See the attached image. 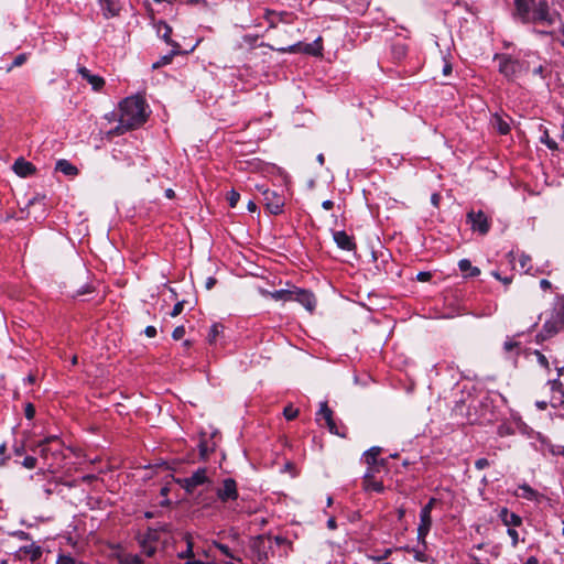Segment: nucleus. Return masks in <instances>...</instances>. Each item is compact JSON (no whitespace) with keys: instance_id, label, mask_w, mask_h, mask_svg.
Listing matches in <instances>:
<instances>
[{"instance_id":"obj_1","label":"nucleus","mask_w":564,"mask_h":564,"mask_svg":"<svg viewBox=\"0 0 564 564\" xmlns=\"http://www.w3.org/2000/svg\"><path fill=\"white\" fill-rule=\"evenodd\" d=\"M148 118L147 105L142 97L131 96L119 104L118 126L109 131L110 134L121 135L127 131L141 127Z\"/></svg>"},{"instance_id":"obj_2","label":"nucleus","mask_w":564,"mask_h":564,"mask_svg":"<svg viewBox=\"0 0 564 564\" xmlns=\"http://www.w3.org/2000/svg\"><path fill=\"white\" fill-rule=\"evenodd\" d=\"M516 17L522 23L542 24L552 26L560 15L552 11L547 0H513Z\"/></svg>"},{"instance_id":"obj_3","label":"nucleus","mask_w":564,"mask_h":564,"mask_svg":"<svg viewBox=\"0 0 564 564\" xmlns=\"http://www.w3.org/2000/svg\"><path fill=\"white\" fill-rule=\"evenodd\" d=\"M39 455L44 460L47 470L54 473L65 458L63 444L56 435L45 437L36 444Z\"/></svg>"},{"instance_id":"obj_4","label":"nucleus","mask_w":564,"mask_h":564,"mask_svg":"<svg viewBox=\"0 0 564 564\" xmlns=\"http://www.w3.org/2000/svg\"><path fill=\"white\" fill-rule=\"evenodd\" d=\"M494 61L498 62V72L509 82H513L520 74L528 72L529 61L518 59L510 54L496 53Z\"/></svg>"},{"instance_id":"obj_5","label":"nucleus","mask_w":564,"mask_h":564,"mask_svg":"<svg viewBox=\"0 0 564 564\" xmlns=\"http://www.w3.org/2000/svg\"><path fill=\"white\" fill-rule=\"evenodd\" d=\"M466 223L470 226L473 232L486 236L491 228V218L482 210L470 209L466 214Z\"/></svg>"},{"instance_id":"obj_6","label":"nucleus","mask_w":564,"mask_h":564,"mask_svg":"<svg viewBox=\"0 0 564 564\" xmlns=\"http://www.w3.org/2000/svg\"><path fill=\"white\" fill-rule=\"evenodd\" d=\"M258 189L262 193L264 205L270 214L280 215L283 213L285 198L282 194L276 191L263 188V186H258Z\"/></svg>"},{"instance_id":"obj_7","label":"nucleus","mask_w":564,"mask_h":564,"mask_svg":"<svg viewBox=\"0 0 564 564\" xmlns=\"http://www.w3.org/2000/svg\"><path fill=\"white\" fill-rule=\"evenodd\" d=\"M288 302H297L303 305L310 313L314 312L316 307V297L314 293L306 289H301L295 285L290 286V295Z\"/></svg>"},{"instance_id":"obj_8","label":"nucleus","mask_w":564,"mask_h":564,"mask_svg":"<svg viewBox=\"0 0 564 564\" xmlns=\"http://www.w3.org/2000/svg\"><path fill=\"white\" fill-rule=\"evenodd\" d=\"M436 498H431L429 502L421 509L420 512V524L417 528V539L425 542V538L429 534L432 527L431 512L436 503Z\"/></svg>"},{"instance_id":"obj_9","label":"nucleus","mask_w":564,"mask_h":564,"mask_svg":"<svg viewBox=\"0 0 564 564\" xmlns=\"http://www.w3.org/2000/svg\"><path fill=\"white\" fill-rule=\"evenodd\" d=\"M296 14L289 11H275L265 9L263 19L268 22L269 29L278 28L279 23L292 24L296 20Z\"/></svg>"},{"instance_id":"obj_10","label":"nucleus","mask_w":564,"mask_h":564,"mask_svg":"<svg viewBox=\"0 0 564 564\" xmlns=\"http://www.w3.org/2000/svg\"><path fill=\"white\" fill-rule=\"evenodd\" d=\"M216 495L219 501L223 503L236 501L239 497L236 480L234 478L224 479L221 487L217 489Z\"/></svg>"},{"instance_id":"obj_11","label":"nucleus","mask_w":564,"mask_h":564,"mask_svg":"<svg viewBox=\"0 0 564 564\" xmlns=\"http://www.w3.org/2000/svg\"><path fill=\"white\" fill-rule=\"evenodd\" d=\"M564 324L558 322L557 319L550 316L549 319L545 321L541 330L535 336V341L541 344L550 338L554 337L560 330L563 328Z\"/></svg>"},{"instance_id":"obj_12","label":"nucleus","mask_w":564,"mask_h":564,"mask_svg":"<svg viewBox=\"0 0 564 564\" xmlns=\"http://www.w3.org/2000/svg\"><path fill=\"white\" fill-rule=\"evenodd\" d=\"M278 51L281 53H296L301 51V43L291 45L286 48H278ZM302 52L313 56H321L323 52L322 37L319 36L312 43L305 44V46L302 48Z\"/></svg>"},{"instance_id":"obj_13","label":"nucleus","mask_w":564,"mask_h":564,"mask_svg":"<svg viewBox=\"0 0 564 564\" xmlns=\"http://www.w3.org/2000/svg\"><path fill=\"white\" fill-rule=\"evenodd\" d=\"M206 473L207 469L205 467H200L189 477L182 479L180 482L186 491L192 492L195 488L208 481Z\"/></svg>"},{"instance_id":"obj_14","label":"nucleus","mask_w":564,"mask_h":564,"mask_svg":"<svg viewBox=\"0 0 564 564\" xmlns=\"http://www.w3.org/2000/svg\"><path fill=\"white\" fill-rule=\"evenodd\" d=\"M158 534L153 530H149L140 540L141 553L147 557H152L156 553Z\"/></svg>"},{"instance_id":"obj_15","label":"nucleus","mask_w":564,"mask_h":564,"mask_svg":"<svg viewBox=\"0 0 564 564\" xmlns=\"http://www.w3.org/2000/svg\"><path fill=\"white\" fill-rule=\"evenodd\" d=\"M379 469H367L364 479H362V488L366 491H376L378 494L384 490V486L382 481L377 480L375 477V473Z\"/></svg>"},{"instance_id":"obj_16","label":"nucleus","mask_w":564,"mask_h":564,"mask_svg":"<svg viewBox=\"0 0 564 564\" xmlns=\"http://www.w3.org/2000/svg\"><path fill=\"white\" fill-rule=\"evenodd\" d=\"M333 239L341 250L352 251L356 249L354 237L349 236L345 230L333 231Z\"/></svg>"},{"instance_id":"obj_17","label":"nucleus","mask_w":564,"mask_h":564,"mask_svg":"<svg viewBox=\"0 0 564 564\" xmlns=\"http://www.w3.org/2000/svg\"><path fill=\"white\" fill-rule=\"evenodd\" d=\"M77 72L83 79H85L88 84L91 85V88L95 91H100L105 86V79L99 75L91 74L90 70L85 66H79L77 68Z\"/></svg>"},{"instance_id":"obj_18","label":"nucleus","mask_w":564,"mask_h":564,"mask_svg":"<svg viewBox=\"0 0 564 564\" xmlns=\"http://www.w3.org/2000/svg\"><path fill=\"white\" fill-rule=\"evenodd\" d=\"M381 452V447L373 446L364 453L362 457L365 463L368 465L367 469H379V467L383 465V459L380 462L378 459Z\"/></svg>"},{"instance_id":"obj_19","label":"nucleus","mask_w":564,"mask_h":564,"mask_svg":"<svg viewBox=\"0 0 564 564\" xmlns=\"http://www.w3.org/2000/svg\"><path fill=\"white\" fill-rule=\"evenodd\" d=\"M98 4L105 19L119 15L121 10L119 0H98Z\"/></svg>"},{"instance_id":"obj_20","label":"nucleus","mask_w":564,"mask_h":564,"mask_svg":"<svg viewBox=\"0 0 564 564\" xmlns=\"http://www.w3.org/2000/svg\"><path fill=\"white\" fill-rule=\"evenodd\" d=\"M498 517L501 520V522L508 528H516L522 525V518L519 514L509 511L507 507H503L499 510Z\"/></svg>"},{"instance_id":"obj_21","label":"nucleus","mask_w":564,"mask_h":564,"mask_svg":"<svg viewBox=\"0 0 564 564\" xmlns=\"http://www.w3.org/2000/svg\"><path fill=\"white\" fill-rule=\"evenodd\" d=\"M13 171L21 177H28L34 174L36 169L31 162L24 160L23 158H19L13 163Z\"/></svg>"},{"instance_id":"obj_22","label":"nucleus","mask_w":564,"mask_h":564,"mask_svg":"<svg viewBox=\"0 0 564 564\" xmlns=\"http://www.w3.org/2000/svg\"><path fill=\"white\" fill-rule=\"evenodd\" d=\"M156 32L158 35L166 42V44L171 45L172 48H180V44L174 42L171 39L172 35V28L164 21H159L156 23Z\"/></svg>"},{"instance_id":"obj_23","label":"nucleus","mask_w":564,"mask_h":564,"mask_svg":"<svg viewBox=\"0 0 564 564\" xmlns=\"http://www.w3.org/2000/svg\"><path fill=\"white\" fill-rule=\"evenodd\" d=\"M215 448L216 443L212 440V437L207 440L206 434L204 433L198 443L199 459L207 460Z\"/></svg>"},{"instance_id":"obj_24","label":"nucleus","mask_w":564,"mask_h":564,"mask_svg":"<svg viewBox=\"0 0 564 564\" xmlns=\"http://www.w3.org/2000/svg\"><path fill=\"white\" fill-rule=\"evenodd\" d=\"M518 491H520V492H516V495L518 497H521V498H523L525 500H530V501H540V499L543 497L539 491L533 489L528 484L519 485Z\"/></svg>"},{"instance_id":"obj_25","label":"nucleus","mask_w":564,"mask_h":564,"mask_svg":"<svg viewBox=\"0 0 564 564\" xmlns=\"http://www.w3.org/2000/svg\"><path fill=\"white\" fill-rule=\"evenodd\" d=\"M551 317L564 324V295H557L555 297Z\"/></svg>"},{"instance_id":"obj_26","label":"nucleus","mask_w":564,"mask_h":564,"mask_svg":"<svg viewBox=\"0 0 564 564\" xmlns=\"http://www.w3.org/2000/svg\"><path fill=\"white\" fill-rule=\"evenodd\" d=\"M55 170L67 176H75L78 174V169L67 160H58Z\"/></svg>"},{"instance_id":"obj_27","label":"nucleus","mask_w":564,"mask_h":564,"mask_svg":"<svg viewBox=\"0 0 564 564\" xmlns=\"http://www.w3.org/2000/svg\"><path fill=\"white\" fill-rule=\"evenodd\" d=\"M458 268L467 278H475L480 274L479 268L471 265V262L468 259L459 260Z\"/></svg>"},{"instance_id":"obj_28","label":"nucleus","mask_w":564,"mask_h":564,"mask_svg":"<svg viewBox=\"0 0 564 564\" xmlns=\"http://www.w3.org/2000/svg\"><path fill=\"white\" fill-rule=\"evenodd\" d=\"M260 293L263 296H269V297H271L274 301L288 302L289 301V295H290V288L289 289L275 290V291L260 290Z\"/></svg>"},{"instance_id":"obj_29","label":"nucleus","mask_w":564,"mask_h":564,"mask_svg":"<svg viewBox=\"0 0 564 564\" xmlns=\"http://www.w3.org/2000/svg\"><path fill=\"white\" fill-rule=\"evenodd\" d=\"M491 123H492V127L495 129H497V131L502 134V135H506L510 132V124L508 121H506L501 116H499L498 113H495L492 119H491Z\"/></svg>"},{"instance_id":"obj_30","label":"nucleus","mask_w":564,"mask_h":564,"mask_svg":"<svg viewBox=\"0 0 564 564\" xmlns=\"http://www.w3.org/2000/svg\"><path fill=\"white\" fill-rule=\"evenodd\" d=\"M20 552L23 553L24 555H28L32 562L37 561L42 556V549L35 543L22 546L20 549Z\"/></svg>"},{"instance_id":"obj_31","label":"nucleus","mask_w":564,"mask_h":564,"mask_svg":"<svg viewBox=\"0 0 564 564\" xmlns=\"http://www.w3.org/2000/svg\"><path fill=\"white\" fill-rule=\"evenodd\" d=\"M325 424L332 434L338 435L343 438L347 437V427L343 424L340 426H338L334 416L326 420Z\"/></svg>"},{"instance_id":"obj_32","label":"nucleus","mask_w":564,"mask_h":564,"mask_svg":"<svg viewBox=\"0 0 564 564\" xmlns=\"http://www.w3.org/2000/svg\"><path fill=\"white\" fill-rule=\"evenodd\" d=\"M347 8L355 13H364L368 8L370 0H346Z\"/></svg>"},{"instance_id":"obj_33","label":"nucleus","mask_w":564,"mask_h":564,"mask_svg":"<svg viewBox=\"0 0 564 564\" xmlns=\"http://www.w3.org/2000/svg\"><path fill=\"white\" fill-rule=\"evenodd\" d=\"M184 540L186 542V550L180 552L178 557L187 558L188 561H192V558L194 557V551H193L194 544H193L192 535L189 533H185Z\"/></svg>"},{"instance_id":"obj_34","label":"nucleus","mask_w":564,"mask_h":564,"mask_svg":"<svg viewBox=\"0 0 564 564\" xmlns=\"http://www.w3.org/2000/svg\"><path fill=\"white\" fill-rule=\"evenodd\" d=\"M180 53V48H172L169 54L163 55L159 61L153 63L152 68L158 69L162 66L169 65L172 63L173 57Z\"/></svg>"},{"instance_id":"obj_35","label":"nucleus","mask_w":564,"mask_h":564,"mask_svg":"<svg viewBox=\"0 0 564 564\" xmlns=\"http://www.w3.org/2000/svg\"><path fill=\"white\" fill-rule=\"evenodd\" d=\"M333 414L334 413L332 409L328 406L327 401L321 402L319 410L316 414V421L319 422L321 419H323L326 422V420L334 416Z\"/></svg>"},{"instance_id":"obj_36","label":"nucleus","mask_w":564,"mask_h":564,"mask_svg":"<svg viewBox=\"0 0 564 564\" xmlns=\"http://www.w3.org/2000/svg\"><path fill=\"white\" fill-rule=\"evenodd\" d=\"M224 330V326L219 323H215L210 326L209 328V332H208V335H207V340L210 345L215 344L218 336L223 333Z\"/></svg>"},{"instance_id":"obj_37","label":"nucleus","mask_w":564,"mask_h":564,"mask_svg":"<svg viewBox=\"0 0 564 564\" xmlns=\"http://www.w3.org/2000/svg\"><path fill=\"white\" fill-rule=\"evenodd\" d=\"M393 58L400 61L406 56L408 47L404 43H395L391 46Z\"/></svg>"},{"instance_id":"obj_38","label":"nucleus","mask_w":564,"mask_h":564,"mask_svg":"<svg viewBox=\"0 0 564 564\" xmlns=\"http://www.w3.org/2000/svg\"><path fill=\"white\" fill-rule=\"evenodd\" d=\"M540 128L543 129V133L540 138L541 143L545 144L552 151L557 150V143L550 138L547 129L543 126H540Z\"/></svg>"},{"instance_id":"obj_39","label":"nucleus","mask_w":564,"mask_h":564,"mask_svg":"<svg viewBox=\"0 0 564 564\" xmlns=\"http://www.w3.org/2000/svg\"><path fill=\"white\" fill-rule=\"evenodd\" d=\"M550 389L552 392H558L562 397H564V386L560 378H555L547 381Z\"/></svg>"},{"instance_id":"obj_40","label":"nucleus","mask_w":564,"mask_h":564,"mask_svg":"<svg viewBox=\"0 0 564 564\" xmlns=\"http://www.w3.org/2000/svg\"><path fill=\"white\" fill-rule=\"evenodd\" d=\"M121 564H144L141 555L138 554H126L121 558Z\"/></svg>"},{"instance_id":"obj_41","label":"nucleus","mask_w":564,"mask_h":564,"mask_svg":"<svg viewBox=\"0 0 564 564\" xmlns=\"http://www.w3.org/2000/svg\"><path fill=\"white\" fill-rule=\"evenodd\" d=\"M26 59H28V54H25V53L18 54L13 58L11 65L7 68V72H10L14 67H19V66L23 65L26 62Z\"/></svg>"},{"instance_id":"obj_42","label":"nucleus","mask_w":564,"mask_h":564,"mask_svg":"<svg viewBox=\"0 0 564 564\" xmlns=\"http://www.w3.org/2000/svg\"><path fill=\"white\" fill-rule=\"evenodd\" d=\"M547 451L554 456H563L564 457V446L556 444H546Z\"/></svg>"},{"instance_id":"obj_43","label":"nucleus","mask_w":564,"mask_h":564,"mask_svg":"<svg viewBox=\"0 0 564 564\" xmlns=\"http://www.w3.org/2000/svg\"><path fill=\"white\" fill-rule=\"evenodd\" d=\"M283 415L288 421H292L299 415V410L292 405H288L283 410Z\"/></svg>"},{"instance_id":"obj_44","label":"nucleus","mask_w":564,"mask_h":564,"mask_svg":"<svg viewBox=\"0 0 564 564\" xmlns=\"http://www.w3.org/2000/svg\"><path fill=\"white\" fill-rule=\"evenodd\" d=\"M534 355L536 356L539 365L545 370L550 371V362L547 358L540 350H534Z\"/></svg>"},{"instance_id":"obj_45","label":"nucleus","mask_w":564,"mask_h":564,"mask_svg":"<svg viewBox=\"0 0 564 564\" xmlns=\"http://www.w3.org/2000/svg\"><path fill=\"white\" fill-rule=\"evenodd\" d=\"M240 198V194L236 191H230L228 194V202L230 207H236Z\"/></svg>"},{"instance_id":"obj_46","label":"nucleus","mask_w":564,"mask_h":564,"mask_svg":"<svg viewBox=\"0 0 564 564\" xmlns=\"http://www.w3.org/2000/svg\"><path fill=\"white\" fill-rule=\"evenodd\" d=\"M36 463H37L36 457H34V456H26V457H24V459L22 462V466L28 468V469H33V468H35Z\"/></svg>"},{"instance_id":"obj_47","label":"nucleus","mask_w":564,"mask_h":564,"mask_svg":"<svg viewBox=\"0 0 564 564\" xmlns=\"http://www.w3.org/2000/svg\"><path fill=\"white\" fill-rule=\"evenodd\" d=\"M184 304H185V301H184V300H183V301H178V302H176V304L173 306V310H172V312L170 313V315H171L172 317H176V316H178V315L183 312V310H184Z\"/></svg>"},{"instance_id":"obj_48","label":"nucleus","mask_w":564,"mask_h":564,"mask_svg":"<svg viewBox=\"0 0 564 564\" xmlns=\"http://www.w3.org/2000/svg\"><path fill=\"white\" fill-rule=\"evenodd\" d=\"M57 564H83L77 562L74 557L69 555H59L57 558Z\"/></svg>"},{"instance_id":"obj_49","label":"nucleus","mask_w":564,"mask_h":564,"mask_svg":"<svg viewBox=\"0 0 564 564\" xmlns=\"http://www.w3.org/2000/svg\"><path fill=\"white\" fill-rule=\"evenodd\" d=\"M507 533L511 538V545L516 547L519 543L518 532L514 530V528H508Z\"/></svg>"},{"instance_id":"obj_50","label":"nucleus","mask_w":564,"mask_h":564,"mask_svg":"<svg viewBox=\"0 0 564 564\" xmlns=\"http://www.w3.org/2000/svg\"><path fill=\"white\" fill-rule=\"evenodd\" d=\"M24 415L28 420H32L35 416V406L32 403L25 404Z\"/></svg>"},{"instance_id":"obj_51","label":"nucleus","mask_w":564,"mask_h":564,"mask_svg":"<svg viewBox=\"0 0 564 564\" xmlns=\"http://www.w3.org/2000/svg\"><path fill=\"white\" fill-rule=\"evenodd\" d=\"M520 346V343L516 341V340H512V339H507L505 343H503V349L506 351H512L513 349H517L519 348Z\"/></svg>"},{"instance_id":"obj_52","label":"nucleus","mask_w":564,"mask_h":564,"mask_svg":"<svg viewBox=\"0 0 564 564\" xmlns=\"http://www.w3.org/2000/svg\"><path fill=\"white\" fill-rule=\"evenodd\" d=\"M532 73L533 75H536V76H540L541 78H545L546 77V67L542 64L535 66L533 69H532Z\"/></svg>"},{"instance_id":"obj_53","label":"nucleus","mask_w":564,"mask_h":564,"mask_svg":"<svg viewBox=\"0 0 564 564\" xmlns=\"http://www.w3.org/2000/svg\"><path fill=\"white\" fill-rule=\"evenodd\" d=\"M184 335H185V327L184 326L175 327L173 333H172V337L175 340H178V339L183 338Z\"/></svg>"},{"instance_id":"obj_54","label":"nucleus","mask_w":564,"mask_h":564,"mask_svg":"<svg viewBox=\"0 0 564 564\" xmlns=\"http://www.w3.org/2000/svg\"><path fill=\"white\" fill-rule=\"evenodd\" d=\"M564 397H561V398H556V397H552L551 400H550V405L552 408H563L564 406Z\"/></svg>"},{"instance_id":"obj_55","label":"nucleus","mask_w":564,"mask_h":564,"mask_svg":"<svg viewBox=\"0 0 564 564\" xmlns=\"http://www.w3.org/2000/svg\"><path fill=\"white\" fill-rule=\"evenodd\" d=\"M432 279V273L430 271H421L416 274V280L420 282H427Z\"/></svg>"},{"instance_id":"obj_56","label":"nucleus","mask_w":564,"mask_h":564,"mask_svg":"<svg viewBox=\"0 0 564 564\" xmlns=\"http://www.w3.org/2000/svg\"><path fill=\"white\" fill-rule=\"evenodd\" d=\"M491 274L495 279L501 281L506 285H508L512 282V276H501L498 271H492Z\"/></svg>"},{"instance_id":"obj_57","label":"nucleus","mask_w":564,"mask_h":564,"mask_svg":"<svg viewBox=\"0 0 564 564\" xmlns=\"http://www.w3.org/2000/svg\"><path fill=\"white\" fill-rule=\"evenodd\" d=\"M490 465L489 460L487 458H478L476 462H475V467L478 469V470H481V469H485L487 468L488 466Z\"/></svg>"},{"instance_id":"obj_58","label":"nucleus","mask_w":564,"mask_h":564,"mask_svg":"<svg viewBox=\"0 0 564 564\" xmlns=\"http://www.w3.org/2000/svg\"><path fill=\"white\" fill-rule=\"evenodd\" d=\"M468 557L469 560L471 561L470 564H489L488 561H481L474 552L473 550H470V552H468Z\"/></svg>"},{"instance_id":"obj_59","label":"nucleus","mask_w":564,"mask_h":564,"mask_svg":"<svg viewBox=\"0 0 564 564\" xmlns=\"http://www.w3.org/2000/svg\"><path fill=\"white\" fill-rule=\"evenodd\" d=\"M12 449H13L14 455H17V456H22L25 453V446L23 443H21V444L15 443L13 445Z\"/></svg>"},{"instance_id":"obj_60","label":"nucleus","mask_w":564,"mask_h":564,"mask_svg":"<svg viewBox=\"0 0 564 564\" xmlns=\"http://www.w3.org/2000/svg\"><path fill=\"white\" fill-rule=\"evenodd\" d=\"M217 547L226 556L231 557V558L234 557L230 552V549L227 545L219 543V544H217Z\"/></svg>"},{"instance_id":"obj_61","label":"nucleus","mask_w":564,"mask_h":564,"mask_svg":"<svg viewBox=\"0 0 564 564\" xmlns=\"http://www.w3.org/2000/svg\"><path fill=\"white\" fill-rule=\"evenodd\" d=\"M144 334L148 337L153 338L156 336V328L154 326H147L144 329Z\"/></svg>"},{"instance_id":"obj_62","label":"nucleus","mask_w":564,"mask_h":564,"mask_svg":"<svg viewBox=\"0 0 564 564\" xmlns=\"http://www.w3.org/2000/svg\"><path fill=\"white\" fill-rule=\"evenodd\" d=\"M440 202H441V195H440L438 193H433V194H432V196H431V203H432L435 207H438Z\"/></svg>"},{"instance_id":"obj_63","label":"nucleus","mask_w":564,"mask_h":564,"mask_svg":"<svg viewBox=\"0 0 564 564\" xmlns=\"http://www.w3.org/2000/svg\"><path fill=\"white\" fill-rule=\"evenodd\" d=\"M549 402L547 401H544V400H541V401H536L535 402V406L540 410V411H544L547 409L549 406Z\"/></svg>"},{"instance_id":"obj_64","label":"nucleus","mask_w":564,"mask_h":564,"mask_svg":"<svg viewBox=\"0 0 564 564\" xmlns=\"http://www.w3.org/2000/svg\"><path fill=\"white\" fill-rule=\"evenodd\" d=\"M540 288H541L542 290L546 291V290H549V289H551V288H552V283H551L549 280H546V279H542V280L540 281Z\"/></svg>"}]
</instances>
